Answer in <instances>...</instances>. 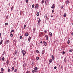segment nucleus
<instances>
[{
    "label": "nucleus",
    "instance_id": "f257e3e1",
    "mask_svg": "<svg viewBox=\"0 0 73 73\" xmlns=\"http://www.w3.org/2000/svg\"><path fill=\"white\" fill-rule=\"evenodd\" d=\"M56 7V5L54 4H53L51 8L53 9L54 8V7Z\"/></svg>",
    "mask_w": 73,
    "mask_h": 73
},
{
    "label": "nucleus",
    "instance_id": "f03ea898",
    "mask_svg": "<svg viewBox=\"0 0 73 73\" xmlns=\"http://www.w3.org/2000/svg\"><path fill=\"white\" fill-rule=\"evenodd\" d=\"M29 35V34H28V33L26 32L25 34V36L26 37H27Z\"/></svg>",
    "mask_w": 73,
    "mask_h": 73
},
{
    "label": "nucleus",
    "instance_id": "7ed1b4c3",
    "mask_svg": "<svg viewBox=\"0 0 73 73\" xmlns=\"http://www.w3.org/2000/svg\"><path fill=\"white\" fill-rule=\"evenodd\" d=\"M38 7V4H36V5H35V9H36V8H37Z\"/></svg>",
    "mask_w": 73,
    "mask_h": 73
},
{
    "label": "nucleus",
    "instance_id": "20e7f679",
    "mask_svg": "<svg viewBox=\"0 0 73 73\" xmlns=\"http://www.w3.org/2000/svg\"><path fill=\"white\" fill-rule=\"evenodd\" d=\"M52 58V60H53V61L54 60V56H53V55H51Z\"/></svg>",
    "mask_w": 73,
    "mask_h": 73
},
{
    "label": "nucleus",
    "instance_id": "39448f33",
    "mask_svg": "<svg viewBox=\"0 0 73 73\" xmlns=\"http://www.w3.org/2000/svg\"><path fill=\"white\" fill-rule=\"evenodd\" d=\"M36 30V28H34L33 29V33H35V30Z\"/></svg>",
    "mask_w": 73,
    "mask_h": 73
},
{
    "label": "nucleus",
    "instance_id": "423d86ee",
    "mask_svg": "<svg viewBox=\"0 0 73 73\" xmlns=\"http://www.w3.org/2000/svg\"><path fill=\"white\" fill-rule=\"evenodd\" d=\"M9 42V40H7L5 42V44H8V43Z\"/></svg>",
    "mask_w": 73,
    "mask_h": 73
},
{
    "label": "nucleus",
    "instance_id": "0eeeda50",
    "mask_svg": "<svg viewBox=\"0 0 73 73\" xmlns=\"http://www.w3.org/2000/svg\"><path fill=\"white\" fill-rule=\"evenodd\" d=\"M52 59H50V60H49V64H50L51 63V62H52Z\"/></svg>",
    "mask_w": 73,
    "mask_h": 73
},
{
    "label": "nucleus",
    "instance_id": "6e6552de",
    "mask_svg": "<svg viewBox=\"0 0 73 73\" xmlns=\"http://www.w3.org/2000/svg\"><path fill=\"white\" fill-rule=\"evenodd\" d=\"M35 51L37 53H40V52H39V51H38V50H36Z\"/></svg>",
    "mask_w": 73,
    "mask_h": 73
},
{
    "label": "nucleus",
    "instance_id": "1a4fd4ad",
    "mask_svg": "<svg viewBox=\"0 0 73 73\" xmlns=\"http://www.w3.org/2000/svg\"><path fill=\"white\" fill-rule=\"evenodd\" d=\"M26 53V52L25 51H24L23 52V56H25V54Z\"/></svg>",
    "mask_w": 73,
    "mask_h": 73
},
{
    "label": "nucleus",
    "instance_id": "9d476101",
    "mask_svg": "<svg viewBox=\"0 0 73 73\" xmlns=\"http://www.w3.org/2000/svg\"><path fill=\"white\" fill-rule=\"evenodd\" d=\"M45 3L46 5H47V3H48V0H46Z\"/></svg>",
    "mask_w": 73,
    "mask_h": 73
},
{
    "label": "nucleus",
    "instance_id": "9b49d317",
    "mask_svg": "<svg viewBox=\"0 0 73 73\" xmlns=\"http://www.w3.org/2000/svg\"><path fill=\"white\" fill-rule=\"evenodd\" d=\"M44 45L45 46H46V42H44Z\"/></svg>",
    "mask_w": 73,
    "mask_h": 73
},
{
    "label": "nucleus",
    "instance_id": "f8f14e48",
    "mask_svg": "<svg viewBox=\"0 0 73 73\" xmlns=\"http://www.w3.org/2000/svg\"><path fill=\"white\" fill-rule=\"evenodd\" d=\"M3 40H1V42H0V45H1V44H2V43H3Z\"/></svg>",
    "mask_w": 73,
    "mask_h": 73
},
{
    "label": "nucleus",
    "instance_id": "ddd939ff",
    "mask_svg": "<svg viewBox=\"0 0 73 73\" xmlns=\"http://www.w3.org/2000/svg\"><path fill=\"white\" fill-rule=\"evenodd\" d=\"M49 35L51 36H52V33H49Z\"/></svg>",
    "mask_w": 73,
    "mask_h": 73
},
{
    "label": "nucleus",
    "instance_id": "4468645a",
    "mask_svg": "<svg viewBox=\"0 0 73 73\" xmlns=\"http://www.w3.org/2000/svg\"><path fill=\"white\" fill-rule=\"evenodd\" d=\"M31 39V37H29L28 39V41H30Z\"/></svg>",
    "mask_w": 73,
    "mask_h": 73
},
{
    "label": "nucleus",
    "instance_id": "2eb2a0df",
    "mask_svg": "<svg viewBox=\"0 0 73 73\" xmlns=\"http://www.w3.org/2000/svg\"><path fill=\"white\" fill-rule=\"evenodd\" d=\"M14 70V67H13L11 68V70L13 71Z\"/></svg>",
    "mask_w": 73,
    "mask_h": 73
},
{
    "label": "nucleus",
    "instance_id": "dca6fc26",
    "mask_svg": "<svg viewBox=\"0 0 73 73\" xmlns=\"http://www.w3.org/2000/svg\"><path fill=\"white\" fill-rule=\"evenodd\" d=\"M4 57H3L2 58V61H5V60H4Z\"/></svg>",
    "mask_w": 73,
    "mask_h": 73
},
{
    "label": "nucleus",
    "instance_id": "f3484780",
    "mask_svg": "<svg viewBox=\"0 0 73 73\" xmlns=\"http://www.w3.org/2000/svg\"><path fill=\"white\" fill-rule=\"evenodd\" d=\"M36 16H39V13H37L36 14Z\"/></svg>",
    "mask_w": 73,
    "mask_h": 73
},
{
    "label": "nucleus",
    "instance_id": "a211bd4d",
    "mask_svg": "<svg viewBox=\"0 0 73 73\" xmlns=\"http://www.w3.org/2000/svg\"><path fill=\"white\" fill-rule=\"evenodd\" d=\"M44 0H42L41 2V3H42V4H43V3H44Z\"/></svg>",
    "mask_w": 73,
    "mask_h": 73
},
{
    "label": "nucleus",
    "instance_id": "6ab92c4d",
    "mask_svg": "<svg viewBox=\"0 0 73 73\" xmlns=\"http://www.w3.org/2000/svg\"><path fill=\"white\" fill-rule=\"evenodd\" d=\"M40 22H41V20H40V19H39L38 21V23H40Z\"/></svg>",
    "mask_w": 73,
    "mask_h": 73
},
{
    "label": "nucleus",
    "instance_id": "aec40b11",
    "mask_svg": "<svg viewBox=\"0 0 73 73\" xmlns=\"http://www.w3.org/2000/svg\"><path fill=\"white\" fill-rule=\"evenodd\" d=\"M10 71H11V70H10V69L9 68H8V72H9Z\"/></svg>",
    "mask_w": 73,
    "mask_h": 73
},
{
    "label": "nucleus",
    "instance_id": "412c9836",
    "mask_svg": "<svg viewBox=\"0 0 73 73\" xmlns=\"http://www.w3.org/2000/svg\"><path fill=\"white\" fill-rule=\"evenodd\" d=\"M66 16V13H64V17H65V16Z\"/></svg>",
    "mask_w": 73,
    "mask_h": 73
},
{
    "label": "nucleus",
    "instance_id": "4be33fe9",
    "mask_svg": "<svg viewBox=\"0 0 73 73\" xmlns=\"http://www.w3.org/2000/svg\"><path fill=\"white\" fill-rule=\"evenodd\" d=\"M1 71H2V72L4 71V69H3V68H2L1 69Z\"/></svg>",
    "mask_w": 73,
    "mask_h": 73
},
{
    "label": "nucleus",
    "instance_id": "5701e85b",
    "mask_svg": "<svg viewBox=\"0 0 73 73\" xmlns=\"http://www.w3.org/2000/svg\"><path fill=\"white\" fill-rule=\"evenodd\" d=\"M34 4H33L32 5V8H34Z\"/></svg>",
    "mask_w": 73,
    "mask_h": 73
},
{
    "label": "nucleus",
    "instance_id": "b1692460",
    "mask_svg": "<svg viewBox=\"0 0 73 73\" xmlns=\"http://www.w3.org/2000/svg\"><path fill=\"white\" fill-rule=\"evenodd\" d=\"M54 12V9L52 10V13H53V12Z\"/></svg>",
    "mask_w": 73,
    "mask_h": 73
},
{
    "label": "nucleus",
    "instance_id": "393cba45",
    "mask_svg": "<svg viewBox=\"0 0 73 73\" xmlns=\"http://www.w3.org/2000/svg\"><path fill=\"white\" fill-rule=\"evenodd\" d=\"M14 32V30H12L11 32V33H12V32Z\"/></svg>",
    "mask_w": 73,
    "mask_h": 73
},
{
    "label": "nucleus",
    "instance_id": "a878e982",
    "mask_svg": "<svg viewBox=\"0 0 73 73\" xmlns=\"http://www.w3.org/2000/svg\"><path fill=\"white\" fill-rule=\"evenodd\" d=\"M38 69V68L37 67H35L34 68L35 70H37Z\"/></svg>",
    "mask_w": 73,
    "mask_h": 73
},
{
    "label": "nucleus",
    "instance_id": "bb28decb",
    "mask_svg": "<svg viewBox=\"0 0 73 73\" xmlns=\"http://www.w3.org/2000/svg\"><path fill=\"white\" fill-rule=\"evenodd\" d=\"M69 2V0H67L66 1V3H68Z\"/></svg>",
    "mask_w": 73,
    "mask_h": 73
},
{
    "label": "nucleus",
    "instance_id": "cd10ccee",
    "mask_svg": "<svg viewBox=\"0 0 73 73\" xmlns=\"http://www.w3.org/2000/svg\"><path fill=\"white\" fill-rule=\"evenodd\" d=\"M46 40H48V36H46Z\"/></svg>",
    "mask_w": 73,
    "mask_h": 73
},
{
    "label": "nucleus",
    "instance_id": "c85d7f7f",
    "mask_svg": "<svg viewBox=\"0 0 73 73\" xmlns=\"http://www.w3.org/2000/svg\"><path fill=\"white\" fill-rule=\"evenodd\" d=\"M69 51L70 52H72V50H69Z\"/></svg>",
    "mask_w": 73,
    "mask_h": 73
},
{
    "label": "nucleus",
    "instance_id": "c756f323",
    "mask_svg": "<svg viewBox=\"0 0 73 73\" xmlns=\"http://www.w3.org/2000/svg\"><path fill=\"white\" fill-rule=\"evenodd\" d=\"M8 63H9V61H8V60H7L6 62V64H8Z\"/></svg>",
    "mask_w": 73,
    "mask_h": 73
},
{
    "label": "nucleus",
    "instance_id": "7c9ffc66",
    "mask_svg": "<svg viewBox=\"0 0 73 73\" xmlns=\"http://www.w3.org/2000/svg\"><path fill=\"white\" fill-rule=\"evenodd\" d=\"M25 1L26 3H28V0H26Z\"/></svg>",
    "mask_w": 73,
    "mask_h": 73
},
{
    "label": "nucleus",
    "instance_id": "2f4dec72",
    "mask_svg": "<svg viewBox=\"0 0 73 73\" xmlns=\"http://www.w3.org/2000/svg\"><path fill=\"white\" fill-rule=\"evenodd\" d=\"M10 36H11V37H12L13 36V34L12 33H11L10 35Z\"/></svg>",
    "mask_w": 73,
    "mask_h": 73
},
{
    "label": "nucleus",
    "instance_id": "473e14b6",
    "mask_svg": "<svg viewBox=\"0 0 73 73\" xmlns=\"http://www.w3.org/2000/svg\"><path fill=\"white\" fill-rule=\"evenodd\" d=\"M26 65V64L24 63L23 64V66L25 67Z\"/></svg>",
    "mask_w": 73,
    "mask_h": 73
},
{
    "label": "nucleus",
    "instance_id": "72a5a7b5",
    "mask_svg": "<svg viewBox=\"0 0 73 73\" xmlns=\"http://www.w3.org/2000/svg\"><path fill=\"white\" fill-rule=\"evenodd\" d=\"M5 54V52H4L2 54L3 56H4V55Z\"/></svg>",
    "mask_w": 73,
    "mask_h": 73
},
{
    "label": "nucleus",
    "instance_id": "f704fd0d",
    "mask_svg": "<svg viewBox=\"0 0 73 73\" xmlns=\"http://www.w3.org/2000/svg\"><path fill=\"white\" fill-rule=\"evenodd\" d=\"M5 25H8V23H5Z\"/></svg>",
    "mask_w": 73,
    "mask_h": 73
},
{
    "label": "nucleus",
    "instance_id": "c9c22d12",
    "mask_svg": "<svg viewBox=\"0 0 73 73\" xmlns=\"http://www.w3.org/2000/svg\"><path fill=\"white\" fill-rule=\"evenodd\" d=\"M15 72H17V69H15L14 71Z\"/></svg>",
    "mask_w": 73,
    "mask_h": 73
},
{
    "label": "nucleus",
    "instance_id": "e433bc0d",
    "mask_svg": "<svg viewBox=\"0 0 73 73\" xmlns=\"http://www.w3.org/2000/svg\"><path fill=\"white\" fill-rule=\"evenodd\" d=\"M24 52V50H22L21 51V53H22V54H23V52Z\"/></svg>",
    "mask_w": 73,
    "mask_h": 73
},
{
    "label": "nucleus",
    "instance_id": "4c0bfd02",
    "mask_svg": "<svg viewBox=\"0 0 73 73\" xmlns=\"http://www.w3.org/2000/svg\"><path fill=\"white\" fill-rule=\"evenodd\" d=\"M25 27H26V25H24V29H25Z\"/></svg>",
    "mask_w": 73,
    "mask_h": 73
},
{
    "label": "nucleus",
    "instance_id": "58836bf2",
    "mask_svg": "<svg viewBox=\"0 0 73 73\" xmlns=\"http://www.w3.org/2000/svg\"><path fill=\"white\" fill-rule=\"evenodd\" d=\"M20 39H21V38H22V36H20Z\"/></svg>",
    "mask_w": 73,
    "mask_h": 73
},
{
    "label": "nucleus",
    "instance_id": "ea45409f",
    "mask_svg": "<svg viewBox=\"0 0 73 73\" xmlns=\"http://www.w3.org/2000/svg\"><path fill=\"white\" fill-rule=\"evenodd\" d=\"M38 59H39V58L38 57H36V60H38Z\"/></svg>",
    "mask_w": 73,
    "mask_h": 73
},
{
    "label": "nucleus",
    "instance_id": "a19ab883",
    "mask_svg": "<svg viewBox=\"0 0 73 73\" xmlns=\"http://www.w3.org/2000/svg\"><path fill=\"white\" fill-rule=\"evenodd\" d=\"M42 54H44V50L42 51Z\"/></svg>",
    "mask_w": 73,
    "mask_h": 73
},
{
    "label": "nucleus",
    "instance_id": "79ce46f5",
    "mask_svg": "<svg viewBox=\"0 0 73 73\" xmlns=\"http://www.w3.org/2000/svg\"><path fill=\"white\" fill-rule=\"evenodd\" d=\"M70 43V41H69V40H68V44H69Z\"/></svg>",
    "mask_w": 73,
    "mask_h": 73
},
{
    "label": "nucleus",
    "instance_id": "37998d69",
    "mask_svg": "<svg viewBox=\"0 0 73 73\" xmlns=\"http://www.w3.org/2000/svg\"><path fill=\"white\" fill-rule=\"evenodd\" d=\"M44 33H46L47 32H46V30H45V31H44Z\"/></svg>",
    "mask_w": 73,
    "mask_h": 73
},
{
    "label": "nucleus",
    "instance_id": "c03bdc74",
    "mask_svg": "<svg viewBox=\"0 0 73 73\" xmlns=\"http://www.w3.org/2000/svg\"><path fill=\"white\" fill-rule=\"evenodd\" d=\"M56 68H57V67L56 66H55V67H54V69H56Z\"/></svg>",
    "mask_w": 73,
    "mask_h": 73
},
{
    "label": "nucleus",
    "instance_id": "a18cd8bd",
    "mask_svg": "<svg viewBox=\"0 0 73 73\" xmlns=\"http://www.w3.org/2000/svg\"><path fill=\"white\" fill-rule=\"evenodd\" d=\"M64 62H66V58H65L64 59Z\"/></svg>",
    "mask_w": 73,
    "mask_h": 73
},
{
    "label": "nucleus",
    "instance_id": "49530a36",
    "mask_svg": "<svg viewBox=\"0 0 73 73\" xmlns=\"http://www.w3.org/2000/svg\"><path fill=\"white\" fill-rule=\"evenodd\" d=\"M35 70H33L32 72H33V73H35Z\"/></svg>",
    "mask_w": 73,
    "mask_h": 73
},
{
    "label": "nucleus",
    "instance_id": "de8ad7c7",
    "mask_svg": "<svg viewBox=\"0 0 73 73\" xmlns=\"http://www.w3.org/2000/svg\"><path fill=\"white\" fill-rule=\"evenodd\" d=\"M13 6H12L11 8V11H12V9H13Z\"/></svg>",
    "mask_w": 73,
    "mask_h": 73
},
{
    "label": "nucleus",
    "instance_id": "09e8293b",
    "mask_svg": "<svg viewBox=\"0 0 73 73\" xmlns=\"http://www.w3.org/2000/svg\"><path fill=\"white\" fill-rule=\"evenodd\" d=\"M62 54H65V52L64 51L63 52Z\"/></svg>",
    "mask_w": 73,
    "mask_h": 73
},
{
    "label": "nucleus",
    "instance_id": "8fccbe9b",
    "mask_svg": "<svg viewBox=\"0 0 73 73\" xmlns=\"http://www.w3.org/2000/svg\"><path fill=\"white\" fill-rule=\"evenodd\" d=\"M29 71H28L26 73H29Z\"/></svg>",
    "mask_w": 73,
    "mask_h": 73
},
{
    "label": "nucleus",
    "instance_id": "3c124183",
    "mask_svg": "<svg viewBox=\"0 0 73 73\" xmlns=\"http://www.w3.org/2000/svg\"><path fill=\"white\" fill-rule=\"evenodd\" d=\"M40 43H41V44H42V41H40Z\"/></svg>",
    "mask_w": 73,
    "mask_h": 73
},
{
    "label": "nucleus",
    "instance_id": "603ef678",
    "mask_svg": "<svg viewBox=\"0 0 73 73\" xmlns=\"http://www.w3.org/2000/svg\"><path fill=\"white\" fill-rule=\"evenodd\" d=\"M62 50H64V49H65L64 48V47H63V48H62Z\"/></svg>",
    "mask_w": 73,
    "mask_h": 73
},
{
    "label": "nucleus",
    "instance_id": "864d4df0",
    "mask_svg": "<svg viewBox=\"0 0 73 73\" xmlns=\"http://www.w3.org/2000/svg\"><path fill=\"white\" fill-rule=\"evenodd\" d=\"M16 53H17V51H15V54H16Z\"/></svg>",
    "mask_w": 73,
    "mask_h": 73
},
{
    "label": "nucleus",
    "instance_id": "5fc2aeb1",
    "mask_svg": "<svg viewBox=\"0 0 73 73\" xmlns=\"http://www.w3.org/2000/svg\"><path fill=\"white\" fill-rule=\"evenodd\" d=\"M32 65L33 66V63H32Z\"/></svg>",
    "mask_w": 73,
    "mask_h": 73
},
{
    "label": "nucleus",
    "instance_id": "6e6d98bb",
    "mask_svg": "<svg viewBox=\"0 0 73 73\" xmlns=\"http://www.w3.org/2000/svg\"><path fill=\"white\" fill-rule=\"evenodd\" d=\"M62 8H64V6H62Z\"/></svg>",
    "mask_w": 73,
    "mask_h": 73
},
{
    "label": "nucleus",
    "instance_id": "4d7b16f0",
    "mask_svg": "<svg viewBox=\"0 0 73 73\" xmlns=\"http://www.w3.org/2000/svg\"><path fill=\"white\" fill-rule=\"evenodd\" d=\"M63 67H62V66H61V69H62V68Z\"/></svg>",
    "mask_w": 73,
    "mask_h": 73
},
{
    "label": "nucleus",
    "instance_id": "13d9d810",
    "mask_svg": "<svg viewBox=\"0 0 73 73\" xmlns=\"http://www.w3.org/2000/svg\"><path fill=\"white\" fill-rule=\"evenodd\" d=\"M71 35L73 36V32L72 33Z\"/></svg>",
    "mask_w": 73,
    "mask_h": 73
},
{
    "label": "nucleus",
    "instance_id": "bf43d9fd",
    "mask_svg": "<svg viewBox=\"0 0 73 73\" xmlns=\"http://www.w3.org/2000/svg\"><path fill=\"white\" fill-rule=\"evenodd\" d=\"M0 73H3V72H1Z\"/></svg>",
    "mask_w": 73,
    "mask_h": 73
},
{
    "label": "nucleus",
    "instance_id": "052dcab7",
    "mask_svg": "<svg viewBox=\"0 0 73 73\" xmlns=\"http://www.w3.org/2000/svg\"><path fill=\"white\" fill-rule=\"evenodd\" d=\"M1 33H0V37H1Z\"/></svg>",
    "mask_w": 73,
    "mask_h": 73
},
{
    "label": "nucleus",
    "instance_id": "680f3d73",
    "mask_svg": "<svg viewBox=\"0 0 73 73\" xmlns=\"http://www.w3.org/2000/svg\"><path fill=\"white\" fill-rule=\"evenodd\" d=\"M16 57L14 58V60H16Z\"/></svg>",
    "mask_w": 73,
    "mask_h": 73
},
{
    "label": "nucleus",
    "instance_id": "e2e57ef3",
    "mask_svg": "<svg viewBox=\"0 0 73 73\" xmlns=\"http://www.w3.org/2000/svg\"><path fill=\"white\" fill-rule=\"evenodd\" d=\"M46 18H47V16L46 15Z\"/></svg>",
    "mask_w": 73,
    "mask_h": 73
},
{
    "label": "nucleus",
    "instance_id": "0e129e2a",
    "mask_svg": "<svg viewBox=\"0 0 73 73\" xmlns=\"http://www.w3.org/2000/svg\"><path fill=\"white\" fill-rule=\"evenodd\" d=\"M47 36H47V35L45 36V37H47Z\"/></svg>",
    "mask_w": 73,
    "mask_h": 73
},
{
    "label": "nucleus",
    "instance_id": "69168bd1",
    "mask_svg": "<svg viewBox=\"0 0 73 73\" xmlns=\"http://www.w3.org/2000/svg\"><path fill=\"white\" fill-rule=\"evenodd\" d=\"M51 17H53V16H51Z\"/></svg>",
    "mask_w": 73,
    "mask_h": 73
},
{
    "label": "nucleus",
    "instance_id": "338daca9",
    "mask_svg": "<svg viewBox=\"0 0 73 73\" xmlns=\"http://www.w3.org/2000/svg\"><path fill=\"white\" fill-rule=\"evenodd\" d=\"M35 72H37V71H35Z\"/></svg>",
    "mask_w": 73,
    "mask_h": 73
},
{
    "label": "nucleus",
    "instance_id": "774afa93",
    "mask_svg": "<svg viewBox=\"0 0 73 73\" xmlns=\"http://www.w3.org/2000/svg\"><path fill=\"white\" fill-rule=\"evenodd\" d=\"M0 60H1V59H0Z\"/></svg>",
    "mask_w": 73,
    "mask_h": 73
}]
</instances>
